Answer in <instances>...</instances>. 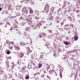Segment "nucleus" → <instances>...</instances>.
<instances>
[{"label": "nucleus", "instance_id": "50", "mask_svg": "<svg viewBox=\"0 0 80 80\" xmlns=\"http://www.w3.org/2000/svg\"><path fill=\"white\" fill-rule=\"evenodd\" d=\"M18 34L19 35H22V34H23V33L20 32H18Z\"/></svg>", "mask_w": 80, "mask_h": 80}, {"label": "nucleus", "instance_id": "45", "mask_svg": "<svg viewBox=\"0 0 80 80\" xmlns=\"http://www.w3.org/2000/svg\"><path fill=\"white\" fill-rule=\"evenodd\" d=\"M67 64L68 65V67L69 68H70V67H72V65L70 64L69 63H67Z\"/></svg>", "mask_w": 80, "mask_h": 80}, {"label": "nucleus", "instance_id": "11", "mask_svg": "<svg viewBox=\"0 0 80 80\" xmlns=\"http://www.w3.org/2000/svg\"><path fill=\"white\" fill-rule=\"evenodd\" d=\"M54 11V7H52L50 9V13H49V15H52V13H53V12Z\"/></svg>", "mask_w": 80, "mask_h": 80}, {"label": "nucleus", "instance_id": "2", "mask_svg": "<svg viewBox=\"0 0 80 80\" xmlns=\"http://www.w3.org/2000/svg\"><path fill=\"white\" fill-rule=\"evenodd\" d=\"M19 20H23L24 21H26V22H27V24L28 25H30V27H31V24H32V21L31 20H29V19H28L26 18L23 19V17H21L19 18Z\"/></svg>", "mask_w": 80, "mask_h": 80}, {"label": "nucleus", "instance_id": "29", "mask_svg": "<svg viewBox=\"0 0 80 80\" xmlns=\"http://www.w3.org/2000/svg\"><path fill=\"white\" fill-rule=\"evenodd\" d=\"M55 72V70H54V69L49 70V72L50 73H49V75H50L51 73H52L53 72Z\"/></svg>", "mask_w": 80, "mask_h": 80}, {"label": "nucleus", "instance_id": "46", "mask_svg": "<svg viewBox=\"0 0 80 80\" xmlns=\"http://www.w3.org/2000/svg\"><path fill=\"white\" fill-rule=\"evenodd\" d=\"M35 13H39V11L37 10H35Z\"/></svg>", "mask_w": 80, "mask_h": 80}, {"label": "nucleus", "instance_id": "59", "mask_svg": "<svg viewBox=\"0 0 80 80\" xmlns=\"http://www.w3.org/2000/svg\"><path fill=\"white\" fill-rule=\"evenodd\" d=\"M36 69H38V67H37V66L34 67V68H33V70H36Z\"/></svg>", "mask_w": 80, "mask_h": 80}, {"label": "nucleus", "instance_id": "38", "mask_svg": "<svg viewBox=\"0 0 80 80\" xmlns=\"http://www.w3.org/2000/svg\"><path fill=\"white\" fill-rule=\"evenodd\" d=\"M56 18L57 20H61V18L59 17H56Z\"/></svg>", "mask_w": 80, "mask_h": 80}, {"label": "nucleus", "instance_id": "57", "mask_svg": "<svg viewBox=\"0 0 80 80\" xmlns=\"http://www.w3.org/2000/svg\"><path fill=\"white\" fill-rule=\"evenodd\" d=\"M69 26L70 27H71L72 28H73V27L74 26V25H73V24H70Z\"/></svg>", "mask_w": 80, "mask_h": 80}, {"label": "nucleus", "instance_id": "22", "mask_svg": "<svg viewBox=\"0 0 80 80\" xmlns=\"http://www.w3.org/2000/svg\"><path fill=\"white\" fill-rule=\"evenodd\" d=\"M74 40H75V41H77V40H78V37L77 35H76L75 36H74Z\"/></svg>", "mask_w": 80, "mask_h": 80}, {"label": "nucleus", "instance_id": "4", "mask_svg": "<svg viewBox=\"0 0 80 80\" xmlns=\"http://www.w3.org/2000/svg\"><path fill=\"white\" fill-rule=\"evenodd\" d=\"M49 7H50V5L48 4H47L45 6V7L44 8V10L46 13H48V12H49Z\"/></svg>", "mask_w": 80, "mask_h": 80}, {"label": "nucleus", "instance_id": "35", "mask_svg": "<svg viewBox=\"0 0 80 80\" xmlns=\"http://www.w3.org/2000/svg\"><path fill=\"white\" fill-rule=\"evenodd\" d=\"M73 62H74V63H75L76 64H78V61H77L76 59L73 60Z\"/></svg>", "mask_w": 80, "mask_h": 80}, {"label": "nucleus", "instance_id": "16", "mask_svg": "<svg viewBox=\"0 0 80 80\" xmlns=\"http://www.w3.org/2000/svg\"><path fill=\"white\" fill-rule=\"evenodd\" d=\"M22 5H18L16 6V9L17 10H20V9L21 8V7H22Z\"/></svg>", "mask_w": 80, "mask_h": 80}, {"label": "nucleus", "instance_id": "32", "mask_svg": "<svg viewBox=\"0 0 80 80\" xmlns=\"http://www.w3.org/2000/svg\"><path fill=\"white\" fill-rule=\"evenodd\" d=\"M3 69L1 68V67H0V75L2 73H3Z\"/></svg>", "mask_w": 80, "mask_h": 80}, {"label": "nucleus", "instance_id": "15", "mask_svg": "<svg viewBox=\"0 0 80 80\" xmlns=\"http://www.w3.org/2000/svg\"><path fill=\"white\" fill-rule=\"evenodd\" d=\"M67 4V5H69L70 3L69 2H68L67 1H65L63 3V5L62 6V8H64L65 7V5Z\"/></svg>", "mask_w": 80, "mask_h": 80}, {"label": "nucleus", "instance_id": "41", "mask_svg": "<svg viewBox=\"0 0 80 80\" xmlns=\"http://www.w3.org/2000/svg\"><path fill=\"white\" fill-rule=\"evenodd\" d=\"M75 57L74 55H69V57L70 58H73V57Z\"/></svg>", "mask_w": 80, "mask_h": 80}, {"label": "nucleus", "instance_id": "34", "mask_svg": "<svg viewBox=\"0 0 80 80\" xmlns=\"http://www.w3.org/2000/svg\"><path fill=\"white\" fill-rule=\"evenodd\" d=\"M60 10H61V9L60 8L59 9H58V15H61V14L62 13V12H62V11H61L60 13L59 12H60Z\"/></svg>", "mask_w": 80, "mask_h": 80}, {"label": "nucleus", "instance_id": "9", "mask_svg": "<svg viewBox=\"0 0 80 80\" xmlns=\"http://www.w3.org/2000/svg\"><path fill=\"white\" fill-rule=\"evenodd\" d=\"M32 23L31 24V26H30V25H28V26H29L30 27H32V30H35V29H37V25L33 24L32 25Z\"/></svg>", "mask_w": 80, "mask_h": 80}, {"label": "nucleus", "instance_id": "44", "mask_svg": "<svg viewBox=\"0 0 80 80\" xmlns=\"http://www.w3.org/2000/svg\"><path fill=\"white\" fill-rule=\"evenodd\" d=\"M28 68L29 69H31V68H32V66H31L30 65H28Z\"/></svg>", "mask_w": 80, "mask_h": 80}, {"label": "nucleus", "instance_id": "20", "mask_svg": "<svg viewBox=\"0 0 80 80\" xmlns=\"http://www.w3.org/2000/svg\"><path fill=\"white\" fill-rule=\"evenodd\" d=\"M73 2H76L77 5L78 4H80V0H72Z\"/></svg>", "mask_w": 80, "mask_h": 80}, {"label": "nucleus", "instance_id": "27", "mask_svg": "<svg viewBox=\"0 0 80 80\" xmlns=\"http://www.w3.org/2000/svg\"><path fill=\"white\" fill-rule=\"evenodd\" d=\"M63 43L64 44L66 45H69V44H70V43L67 41H64L63 42Z\"/></svg>", "mask_w": 80, "mask_h": 80}, {"label": "nucleus", "instance_id": "13", "mask_svg": "<svg viewBox=\"0 0 80 80\" xmlns=\"http://www.w3.org/2000/svg\"><path fill=\"white\" fill-rule=\"evenodd\" d=\"M53 56L54 57H55H55H57L58 55H59V53H58V52L57 53V51L56 50H54L53 51Z\"/></svg>", "mask_w": 80, "mask_h": 80}, {"label": "nucleus", "instance_id": "12", "mask_svg": "<svg viewBox=\"0 0 80 80\" xmlns=\"http://www.w3.org/2000/svg\"><path fill=\"white\" fill-rule=\"evenodd\" d=\"M76 52H77V49H74L73 50H72L71 51H67L66 53L67 54H69V53H70Z\"/></svg>", "mask_w": 80, "mask_h": 80}, {"label": "nucleus", "instance_id": "10", "mask_svg": "<svg viewBox=\"0 0 80 80\" xmlns=\"http://www.w3.org/2000/svg\"><path fill=\"white\" fill-rule=\"evenodd\" d=\"M56 39L54 40L55 41L57 42L58 44V41H57V40H62V38L60 37L57 36L56 37Z\"/></svg>", "mask_w": 80, "mask_h": 80}, {"label": "nucleus", "instance_id": "8", "mask_svg": "<svg viewBox=\"0 0 80 80\" xmlns=\"http://www.w3.org/2000/svg\"><path fill=\"white\" fill-rule=\"evenodd\" d=\"M24 38H30V35L27 34L25 32H24Z\"/></svg>", "mask_w": 80, "mask_h": 80}, {"label": "nucleus", "instance_id": "28", "mask_svg": "<svg viewBox=\"0 0 80 80\" xmlns=\"http://www.w3.org/2000/svg\"><path fill=\"white\" fill-rule=\"evenodd\" d=\"M20 58H22L24 55L23 53L20 52Z\"/></svg>", "mask_w": 80, "mask_h": 80}, {"label": "nucleus", "instance_id": "43", "mask_svg": "<svg viewBox=\"0 0 80 80\" xmlns=\"http://www.w3.org/2000/svg\"><path fill=\"white\" fill-rule=\"evenodd\" d=\"M49 49L50 50V51H51V52H52V50H53V48L52 47H50L49 48Z\"/></svg>", "mask_w": 80, "mask_h": 80}, {"label": "nucleus", "instance_id": "23", "mask_svg": "<svg viewBox=\"0 0 80 80\" xmlns=\"http://www.w3.org/2000/svg\"><path fill=\"white\" fill-rule=\"evenodd\" d=\"M18 77L20 79H23V75H21L20 74H18Z\"/></svg>", "mask_w": 80, "mask_h": 80}, {"label": "nucleus", "instance_id": "7", "mask_svg": "<svg viewBox=\"0 0 80 80\" xmlns=\"http://www.w3.org/2000/svg\"><path fill=\"white\" fill-rule=\"evenodd\" d=\"M27 50V54L28 55H30V53H32V50H30V48L28 47H26Z\"/></svg>", "mask_w": 80, "mask_h": 80}, {"label": "nucleus", "instance_id": "3", "mask_svg": "<svg viewBox=\"0 0 80 80\" xmlns=\"http://www.w3.org/2000/svg\"><path fill=\"white\" fill-rule=\"evenodd\" d=\"M58 68H60V76L61 77H62V72H63V68L61 66V65H60V64H59L58 65Z\"/></svg>", "mask_w": 80, "mask_h": 80}, {"label": "nucleus", "instance_id": "48", "mask_svg": "<svg viewBox=\"0 0 80 80\" xmlns=\"http://www.w3.org/2000/svg\"><path fill=\"white\" fill-rule=\"evenodd\" d=\"M48 45H50L49 43H48L47 44V43L45 44V46H46V47H47V48H48Z\"/></svg>", "mask_w": 80, "mask_h": 80}, {"label": "nucleus", "instance_id": "64", "mask_svg": "<svg viewBox=\"0 0 80 80\" xmlns=\"http://www.w3.org/2000/svg\"><path fill=\"white\" fill-rule=\"evenodd\" d=\"M4 13L5 14H8V11H5L4 12Z\"/></svg>", "mask_w": 80, "mask_h": 80}, {"label": "nucleus", "instance_id": "24", "mask_svg": "<svg viewBox=\"0 0 80 80\" xmlns=\"http://www.w3.org/2000/svg\"><path fill=\"white\" fill-rule=\"evenodd\" d=\"M30 29H31V28L29 27H27L26 28L25 30L27 32H29V31H30Z\"/></svg>", "mask_w": 80, "mask_h": 80}, {"label": "nucleus", "instance_id": "60", "mask_svg": "<svg viewBox=\"0 0 80 80\" xmlns=\"http://www.w3.org/2000/svg\"><path fill=\"white\" fill-rule=\"evenodd\" d=\"M48 31L49 33H52V30H48Z\"/></svg>", "mask_w": 80, "mask_h": 80}, {"label": "nucleus", "instance_id": "14", "mask_svg": "<svg viewBox=\"0 0 80 80\" xmlns=\"http://www.w3.org/2000/svg\"><path fill=\"white\" fill-rule=\"evenodd\" d=\"M13 27H14V30L15 31H18V28L17 26L15 25H13Z\"/></svg>", "mask_w": 80, "mask_h": 80}, {"label": "nucleus", "instance_id": "42", "mask_svg": "<svg viewBox=\"0 0 80 80\" xmlns=\"http://www.w3.org/2000/svg\"><path fill=\"white\" fill-rule=\"evenodd\" d=\"M26 68H27V67L24 66V67H23L22 68V70L23 71H24V70H25Z\"/></svg>", "mask_w": 80, "mask_h": 80}, {"label": "nucleus", "instance_id": "62", "mask_svg": "<svg viewBox=\"0 0 80 80\" xmlns=\"http://www.w3.org/2000/svg\"><path fill=\"white\" fill-rule=\"evenodd\" d=\"M68 26H69V25L68 24H66L64 26V27H68Z\"/></svg>", "mask_w": 80, "mask_h": 80}, {"label": "nucleus", "instance_id": "19", "mask_svg": "<svg viewBox=\"0 0 80 80\" xmlns=\"http://www.w3.org/2000/svg\"><path fill=\"white\" fill-rule=\"evenodd\" d=\"M29 13L30 14L33 13V11L32 9V8L30 7H29Z\"/></svg>", "mask_w": 80, "mask_h": 80}, {"label": "nucleus", "instance_id": "55", "mask_svg": "<svg viewBox=\"0 0 80 80\" xmlns=\"http://www.w3.org/2000/svg\"><path fill=\"white\" fill-rule=\"evenodd\" d=\"M29 78H30L29 76H27L25 77V79L26 80H28V79H29Z\"/></svg>", "mask_w": 80, "mask_h": 80}, {"label": "nucleus", "instance_id": "39", "mask_svg": "<svg viewBox=\"0 0 80 80\" xmlns=\"http://www.w3.org/2000/svg\"><path fill=\"white\" fill-rule=\"evenodd\" d=\"M64 29L66 30H69V28L68 27H64Z\"/></svg>", "mask_w": 80, "mask_h": 80}, {"label": "nucleus", "instance_id": "47", "mask_svg": "<svg viewBox=\"0 0 80 80\" xmlns=\"http://www.w3.org/2000/svg\"><path fill=\"white\" fill-rule=\"evenodd\" d=\"M42 66V64H39L38 65V68H41Z\"/></svg>", "mask_w": 80, "mask_h": 80}, {"label": "nucleus", "instance_id": "6", "mask_svg": "<svg viewBox=\"0 0 80 80\" xmlns=\"http://www.w3.org/2000/svg\"><path fill=\"white\" fill-rule=\"evenodd\" d=\"M45 21H43L40 22L39 23L37 24V25L38 27L39 28H40V27L42 26V24H45Z\"/></svg>", "mask_w": 80, "mask_h": 80}, {"label": "nucleus", "instance_id": "30", "mask_svg": "<svg viewBox=\"0 0 80 80\" xmlns=\"http://www.w3.org/2000/svg\"><path fill=\"white\" fill-rule=\"evenodd\" d=\"M20 44L21 45H27V44L24 43V42L22 41L20 42Z\"/></svg>", "mask_w": 80, "mask_h": 80}, {"label": "nucleus", "instance_id": "31", "mask_svg": "<svg viewBox=\"0 0 80 80\" xmlns=\"http://www.w3.org/2000/svg\"><path fill=\"white\" fill-rule=\"evenodd\" d=\"M34 55H35L34 54L31 55V58L32 59H33L34 58H35L37 57V54H36V55L34 57Z\"/></svg>", "mask_w": 80, "mask_h": 80}, {"label": "nucleus", "instance_id": "26", "mask_svg": "<svg viewBox=\"0 0 80 80\" xmlns=\"http://www.w3.org/2000/svg\"><path fill=\"white\" fill-rule=\"evenodd\" d=\"M53 47H54L55 49H57V43H53Z\"/></svg>", "mask_w": 80, "mask_h": 80}, {"label": "nucleus", "instance_id": "25", "mask_svg": "<svg viewBox=\"0 0 80 80\" xmlns=\"http://www.w3.org/2000/svg\"><path fill=\"white\" fill-rule=\"evenodd\" d=\"M68 19V20H70V21L71 22H73L74 21V20H73V19H72V18H71V17L69 16L67 18Z\"/></svg>", "mask_w": 80, "mask_h": 80}, {"label": "nucleus", "instance_id": "37", "mask_svg": "<svg viewBox=\"0 0 80 80\" xmlns=\"http://www.w3.org/2000/svg\"><path fill=\"white\" fill-rule=\"evenodd\" d=\"M56 18L57 20H61V18L59 17H56Z\"/></svg>", "mask_w": 80, "mask_h": 80}, {"label": "nucleus", "instance_id": "1", "mask_svg": "<svg viewBox=\"0 0 80 80\" xmlns=\"http://www.w3.org/2000/svg\"><path fill=\"white\" fill-rule=\"evenodd\" d=\"M28 8L29 7H24L22 8V12L23 13H25L26 15L22 13V16L23 17H27V15L28 14Z\"/></svg>", "mask_w": 80, "mask_h": 80}, {"label": "nucleus", "instance_id": "33", "mask_svg": "<svg viewBox=\"0 0 80 80\" xmlns=\"http://www.w3.org/2000/svg\"><path fill=\"white\" fill-rule=\"evenodd\" d=\"M70 37H71V35H70V36H69V37L68 36H66L65 38L66 40H68L70 39Z\"/></svg>", "mask_w": 80, "mask_h": 80}, {"label": "nucleus", "instance_id": "61", "mask_svg": "<svg viewBox=\"0 0 80 80\" xmlns=\"http://www.w3.org/2000/svg\"><path fill=\"white\" fill-rule=\"evenodd\" d=\"M77 17L78 18H80V13L78 14V15H77Z\"/></svg>", "mask_w": 80, "mask_h": 80}, {"label": "nucleus", "instance_id": "5", "mask_svg": "<svg viewBox=\"0 0 80 80\" xmlns=\"http://www.w3.org/2000/svg\"><path fill=\"white\" fill-rule=\"evenodd\" d=\"M24 1H25L26 3H27V2H30L31 5H33V2H34L33 0H23L22 1H21V2L22 3L23 2H24Z\"/></svg>", "mask_w": 80, "mask_h": 80}, {"label": "nucleus", "instance_id": "54", "mask_svg": "<svg viewBox=\"0 0 80 80\" xmlns=\"http://www.w3.org/2000/svg\"><path fill=\"white\" fill-rule=\"evenodd\" d=\"M14 22L16 23H17V24H18V22H17V19H15Z\"/></svg>", "mask_w": 80, "mask_h": 80}, {"label": "nucleus", "instance_id": "36", "mask_svg": "<svg viewBox=\"0 0 80 80\" xmlns=\"http://www.w3.org/2000/svg\"><path fill=\"white\" fill-rule=\"evenodd\" d=\"M40 58H39V59H42L43 58V54H42L40 56Z\"/></svg>", "mask_w": 80, "mask_h": 80}, {"label": "nucleus", "instance_id": "21", "mask_svg": "<svg viewBox=\"0 0 80 80\" xmlns=\"http://www.w3.org/2000/svg\"><path fill=\"white\" fill-rule=\"evenodd\" d=\"M7 70L8 72L10 71V66L9 65H6Z\"/></svg>", "mask_w": 80, "mask_h": 80}, {"label": "nucleus", "instance_id": "63", "mask_svg": "<svg viewBox=\"0 0 80 80\" xmlns=\"http://www.w3.org/2000/svg\"><path fill=\"white\" fill-rule=\"evenodd\" d=\"M42 34L43 35V36H44V37H46V34H45V33H42Z\"/></svg>", "mask_w": 80, "mask_h": 80}, {"label": "nucleus", "instance_id": "52", "mask_svg": "<svg viewBox=\"0 0 80 80\" xmlns=\"http://www.w3.org/2000/svg\"><path fill=\"white\" fill-rule=\"evenodd\" d=\"M67 12H68L67 10L65 11H64V12H63V15H65V14H66V13H67Z\"/></svg>", "mask_w": 80, "mask_h": 80}, {"label": "nucleus", "instance_id": "17", "mask_svg": "<svg viewBox=\"0 0 80 80\" xmlns=\"http://www.w3.org/2000/svg\"><path fill=\"white\" fill-rule=\"evenodd\" d=\"M22 62V60H18V62H17V63L18 65H19H19H20V64H22V65H24L25 64V63H23V62Z\"/></svg>", "mask_w": 80, "mask_h": 80}, {"label": "nucleus", "instance_id": "51", "mask_svg": "<svg viewBox=\"0 0 80 80\" xmlns=\"http://www.w3.org/2000/svg\"><path fill=\"white\" fill-rule=\"evenodd\" d=\"M6 65H9V61H7L6 62Z\"/></svg>", "mask_w": 80, "mask_h": 80}, {"label": "nucleus", "instance_id": "58", "mask_svg": "<svg viewBox=\"0 0 80 80\" xmlns=\"http://www.w3.org/2000/svg\"><path fill=\"white\" fill-rule=\"evenodd\" d=\"M40 18L38 17H36L35 18V19L36 20H38V19H39Z\"/></svg>", "mask_w": 80, "mask_h": 80}, {"label": "nucleus", "instance_id": "18", "mask_svg": "<svg viewBox=\"0 0 80 80\" xmlns=\"http://www.w3.org/2000/svg\"><path fill=\"white\" fill-rule=\"evenodd\" d=\"M69 7L70 8H69L68 10H67L68 11V13H69L70 12V9H71V8H73V5H70Z\"/></svg>", "mask_w": 80, "mask_h": 80}, {"label": "nucleus", "instance_id": "53", "mask_svg": "<svg viewBox=\"0 0 80 80\" xmlns=\"http://www.w3.org/2000/svg\"><path fill=\"white\" fill-rule=\"evenodd\" d=\"M7 55H9V54H10V51H8L7 52Z\"/></svg>", "mask_w": 80, "mask_h": 80}, {"label": "nucleus", "instance_id": "49", "mask_svg": "<svg viewBox=\"0 0 80 80\" xmlns=\"http://www.w3.org/2000/svg\"><path fill=\"white\" fill-rule=\"evenodd\" d=\"M58 53H59V52H62V50H61V49H58Z\"/></svg>", "mask_w": 80, "mask_h": 80}, {"label": "nucleus", "instance_id": "40", "mask_svg": "<svg viewBox=\"0 0 80 80\" xmlns=\"http://www.w3.org/2000/svg\"><path fill=\"white\" fill-rule=\"evenodd\" d=\"M15 48L16 50H20V48L18 46H15Z\"/></svg>", "mask_w": 80, "mask_h": 80}, {"label": "nucleus", "instance_id": "56", "mask_svg": "<svg viewBox=\"0 0 80 80\" xmlns=\"http://www.w3.org/2000/svg\"><path fill=\"white\" fill-rule=\"evenodd\" d=\"M25 25V22H23L22 23V26H24Z\"/></svg>", "mask_w": 80, "mask_h": 80}]
</instances>
